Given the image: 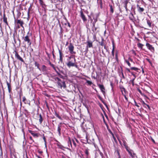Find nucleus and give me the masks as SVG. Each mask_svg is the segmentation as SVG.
<instances>
[{"label":"nucleus","mask_w":158,"mask_h":158,"mask_svg":"<svg viewBox=\"0 0 158 158\" xmlns=\"http://www.w3.org/2000/svg\"><path fill=\"white\" fill-rule=\"evenodd\" d=\"M57 86L58 88H62L63 87L64 88H66V85L65 83V82L63 81H61L60 82H57Z\"/></svg>","instance_id":"f257e3e1"},{"label":"nucleus","mask_w":158,"mask_h":158,"mask_svg":"<svg viewBox=\"0 0 158 158\" xmlns=\"http://www.w3.org/2000/svg\"><path fill=\"white\" fill-rule=\"evenodd\" d=\"M68 48L70 53L71 54H75L76 53V52L73 51L74 47L71 43H70L68 46Z\"/></svg>","instance_id":"f03ea898"},{"label":"nucleus","mask_w":158,"mask_h":158,"mask_svg":"<svg viewBox=\"0 0 158 158\" xmlns=\"http://www.w3.org/2000/svg\"><path fill=\"white\" fill-rule=\"evenodd\" d=\"M23 39L24 41L27 42L29 45H30L31 44V43L30 42V40L29 38L28 35H26L24 37H23Z\"/></svg>","instance_id":"7ed1b4c3"},{"label":"nucleus","mask_w":158,"mask_h":158,"mask_svg":"<svg viewBox=\"0 0 158 158\" xmlns=\"http://www.w3.org/2000/svg\"><path fill=\"white\" fill-rule=\"evenodd\" d=\"M146 46H147V48L151 51L153 52L154 51V48L152 45H150L148 43H146Z\"/></svg>","instance_id":"20e7f679"},{"label":"nucleus","mask_w":158,"mask_h":158,"mask_svg":"<svg viewBox=\"0 0 158 158\" xmlns=\"http://www.w3.org/2000/svg\"><path fill=\"white\" fill-rule=\"evenodd\" d=\"M75 62L74 61L73 62L72 60H71V61H68V62L67 64V65L69 67H70L71 66H75Z\"/></svg>","instance_id":"39448f33"},{"label":"nucleus","mask_w":158,"mask_h":158,"mask_svg":"<svg viewBox=\"0 0 158 158\" xmlns=\"http://www.w3.org/2000/svg\"><path fill=\"white\" fill-rule=\"evenodd\" d=\"M15 57L18 60H20L21 62H24V60L23 58L20 56L18 53L16 51L15 52Z\"/></svg>","instance_id":"423d86ee"},{"label":"nucleus","mask_w":158,"mask_h":158,"mask_svg":"<svg viewBox=\"0 0 158 158\" xmlns=\"http://www.w3.org/2000/svg\"><path fill=\"white\" fill-rule=\"evenodd\" d=\"M98 86L100 88L101 90L102 91L103 94H105V89L103 85L99 84Z\"/></svg>","instance_id":"0eeeda50"},{"label":"nucleus","mask_w":158,"mask_h":158,"mask_svg":"<svg viewBox=\"0 0 158 158\" xmlns=\"http://www.w3.org/2000/svg\"><path fill=\"white\" fill-rule=\"evenodd\" d=\"M81 17L82 18V20L84 22L86 21L87 20V19L85 17V15L83 13L82 11H81L80 12Z\"/></svg>","instance_id":"6e6552de"},{"label":"nucleus","mask_w":158,"mask_h":158,"mask_svg":"<svg viewBox=\"0 0 158 158\" xmlns=\"http://www.w3.org/2000/svg\"><path fill=\"white\" fill-rule=\"evenodd\" d=\"M138 11L140 13H142L144 10V9L143 8L139 7V5H137Z\"/></svg>","instance_id":"1a4fd4ad"},{"label":"nucleus","mask_w":158,"mask_h":158,"mask_svg":"<svg viewBox=\"0 0 158 158\" xmlns=\"http://www.w3.org/2000/svg\"><path fill=\"white\" fill-rule=\"evenodd\" d=\"M141 102L142 103V104L144 107L146 108V106H147L149 109H150V107L148 105H147L146 103H145V102L143 101H141Z\"/></svg>","instance_id":"9d476101"},{"label":"nucleus","mask_w":158,"mask_h":158,"mask_svg":"<svg viewBox=\"0 0 158 158\" xmlns=\"http://www.w3.org/2000/svg\"><path fill=\"white\" fill-rule=\"evenodd\" d=\"M127 151L128 152L130 155H132V153L133 152V151L131 149H130L128 147L125 148Z\"/></svg>","instance_id":"9b49d317"},{"label":"nucleus","mask_w":158,"mask_h":158,"mask_svg":"<svg viewBox=\"0 0 158 158\" xmlns=\"http://www.w3.org/2000/svg\"><path fill=\"white\" fill-rule=\"evenodd\" d=\"M73 58L74 60V62H76V59L75 58L74 56L72 55L70 56L69 57V58L68 59V61H71V59Z\"/></svg>","instance_id":"f8f14e48"},{"label":"nucleus","mask_w":158,"mask_h":158,"mask_svg":"<svg viewBox=\"0 0 158 158\" xmlns=\"http://www.w3.org/2000/svg\"><path fill=\"white\" fill-rule=\"evenodd\" d=\"M29 132L34 137H38V134L35 133L32 131H29Z\"/></svg>","instance_id":"ddd939ff"},{"label":"nucleus","mask_w":158,"mask_h":158,"mask_svg":"<svg viewBox=\"0 0 158 158\" xmlns=\"http://www.w3.org/2000/svg\"><path fill=\"white\" fill-rule=\"evenodd\" d=\"M59 54H60V60L61 62L62 61V54L60 50H59Z\"/></svg>","instance_id":"4468645a"},{"label":"nucleus","mask_w":158,"mask_h":158,"mask_svg":"<svg viewBox=\"0 0 158 158\" xmlns=\"http://www.w3.org/2000/svg\"><path fill=\"white\" fill-rule=\"evenodd\" d=\"M88 43L87 46L89 48H91L92 47V42L90 41H88L87 42Z\"/></svg>","instance_id":"2eb2a0df"},{"label":"nucleus","mask_w":158,"mask_h":158,"mask_svg":"<svg viewBox=\"0 0 158 158\" xmlns=\"http://www.w3.org/2000/svg\"><path fill=\"white\" fill-rule=\"evenodd\" d=\"M17 23H19V24H20V26L21 27H23V21L19 19V20H17Z\"/></svg>","instance_id":"dca6fc26"},{"label":"nucleus","mask_w":158,"mask_h":158,"mask_svg":"<svg viewBox=\"0 0 158 158\" xmlns=\"http://www.w3.org/2000/svg\"><path fill=\"white\" fill-rule=\"evenodd\" d=\"M3 21L7 25H8V23L7 21V18L5 17V14L3 15Z\"/></svg>","instance_id":"f3484780"},{"label":"nucleus","mask_w":158,"mask_h":158,"mask_svg":"<svg viewBox=\"0 0 158 158\" xmlns=\"http://www.w3.org/2000/svg\"><path fill=\"white\" fill-rule=\"evenodd\" d=\"M50 65L53 68V69L55 71V72L57 73H58V71L56 70V68L55 67L54 64H52L50 62L49 63Z\"/></svg>","instance_id":"a211bd4d"},{"label":"nucleus","mask_w":158,"mask_h":158,"mask_svg":"<svg viewBox=\"0 0 158 158\" xmlns=\"http://www.w3.org/2000/svg\"><path fill=\"white\" fill-rule=\"evenodd\" d=\"M60 127H61L60 125H58V128H57V131L58 132L59 135H60V134H61L60 131H61V128H60Z\"/></svg>","instance_id":"6ab92c4d"},{"label":"nucleus","mask_w":158,"mask_h":158,"mask_svg":"<svg viewBox=\"0 0 158 158\" xmlns=\"http://www.w3.org/2000/svg\"><path fill=\"white\" fill-rule=\"evenodd\" d=\"M42 70L43 72H45L47 71V69H46V67L44 65H42Z\"/></svg>","instance_id":"aec40b11"},{"label":"nucleus","mask_w":158,"mask_h":158,"mask_svg":"<svg viewBox=\"0 0 158 158\" xmlns=\"http://www.w3.org/2000/svg\"><path fill=\"white\" fill-rule=\"evenodd\" d=\"M85 152L87 157H88L89 155V149L87 148L85 150Z\"/></svg>","instance_id":"412c9836"},{"label":"nucleus","mask_w":158,"mask_h":158,"mask_svg":"<svg viewBox=\"0 0 158 158\" xmlns=\"http://www.w3.org/2000/svg\"><path fill=\"white\" fill-rule=\"evenodd\" d=\"M130 155L131 156L132 158H137V156L134 152L132 153V155Z\"/></svg>","instance_id":"4be33fe9"},{"label":"nucleus","mask_w":158,"mask_h":158,"mask_svg":"<svg viewBox=\"0 0 158 158\" xmlns=\"http://www.w3.org/2000/svg\"><path fill=\"white\" fill-rule=\"evenodd\" d=\"M0 36H2L3 35V32L2 31V28L1 27V25L0 24Z\"/></svg>","instance_id":"5701e85b"},{"label":"nucleus","mask_w":158,"mask_h":158,"mask_svg":"<svg viewBox=\"0 0 158 158\" xmlns=\"http://www.w3.org/2000/svg\"><path fill=\"white\" fill-rule=\"evenodd\" d=\"M40 116V118L39 119V122H40V123H41L42 121H43V118H42V116H41V115L40 114L39 115Z\"/></svg>","instance_id":"b1692460"},{"label":"nucleus","mask_w":158,"mask_h":158,"mask_svg":"<svg viewBox=\"0 0 158 158\" xmlns=\"http://www.w3.org/2000/svg\"><path fill=\"white\" fill-rule=\"evenodd\" d=\"M147 23L149 27L151 26L152 23L150 20L147 19Z\"/></svg>","instance_id":"393cba45"},{"label":"nucleus","mask_w":158,"mask_h":158,"mask_svg":"<svg viewBox=\"0 0 158 158\" xmlns=\"http://www.w3.org/2000/svg\"><path fill=\"white\" fill-rule=\"evenodd\" d=\"M109 6L110 7V11L112 13H113L114 12V10L112 6L111 5H109Z\"/></svg>","instance_id":"a878e982"},{"label":"nucleus","mask_w":158,"mask_h":158,"mask_svg":"<svg viewBox=\"0 0 158 158\" xmlns=\"http://www.w3.org/2000/svg\"><path fill=\"white\" fill-rule=\"evenodd\" d=\"M35 66H36L37 67V68L39 69L40 70V69L39 68V64L37 62H35Z\"/></svg>","instance_id":"bb28decb"},{"label":"nucleus","mask_w":158,"mask_h":158,"mask_svg":"<svg viewBox=\"0 0 158 158\" xmlns=\"http://www.w3.org/2000/svg\"><path fill=\"white\" fill-rule=\"evenodd\" d=\"M121 91H122V93L123 94H125L126 90L124 88H123L121 89Z\"/></svg>","instance_id":"cd10ccee"},{"label":"nucleus","mask_w":158,"mask_h":158,"mask_svg":"<svg viewBox=\"0 0 158 158\" xmlns=\"http://www.w3.org/2000/svg\"><path fill=\"white\" fill-rule=\"evenodd\" d=\"M123 145L125 147V148H126L127 147H128V146L127 145L126 142L124 140H123Z\"/></svg>","instance_id":"c85d7f7f"},{"label":"nucleus","mask_w":158,"mask_h":158,"mask_svg":"<svg viewBox=\"0 0 158 158\" xmlns=\"http://www.w3.org/2000/svg\"><path fill=\"white\" fill-rule=\"evenodd\" d=\"M55 79L56 81H57V82H59L62 81L58 77L55 78Z\"/></svg>","instance_id":"c756f323"},{"label":"nucleus","mask_w":158,"mask_h":158,"mask_svg":"<svg viewBox=\"0 0 158 158\" xmlns=\"http://www.w3.org/2000/svg\"><path fill=\"white\" fill-rule=\"evenodd\" d=\"M113 48L112 51V54L113 56H114V42H113Z\"/></svg>","instance_id":"7c9ffc66"},{"label":"nucleus","mask_w":158,"mask_h":158,"mask_svg":"<svg viewBox=\"0 0 158 158\" xmlns=\"http://www.w3.org/2000/svg\"><path fill=\"white\" fill-rule=\"evenodd\" d=\"M131 70H135V71H137V70H138V69L137 68H136V67H131Z\"/></svg>","instance_id":"2f4dec72"},{"label":"nucleus","mask_w":158,"mask_h":158,"mask_svg":"<svg viewBox=\"0 0 158 158\" xmlns=\"http://www.w3.org/2000/svg\"><path fill=\"white\" fill-rule=\"evenodd\" d=\"M138 46L139 48H142L143 46V45L140 43H139L138 44Z\"/></svg>","instance_id":"473e14b6"},{"label":"nucleus","mask_w":158,"mask_h":158,"mask_svg":"<svg viewBox=\"0 0 158 158\" xmlns=\"http://www.w3.org/2000/svg\"><path fill=\"white\" fill-rule=\"evenodd\" d=\"M56 115L59 119L61 120L62 119V118L58 115V114H57L56 113Z\"/></svg>","instance_id":"72a5a7b5"},{"label":"nucleus","mask_w":158,"mask_h":158,"mask_svg":"<svg viewBox=\"0 0 158 158\" xmlns=\"http://www.w3.org/2000/svg\"><path fill=\"white\" fill-rule=\"evenodd\" d=\"M86 82L89 85H91L92 84V82L89 81H87Z\"/></svg>","instance_id":"f704fd0d"},{"label":"nucleus","mask_w":158,"mask_h":158,"mask_svg":"<svg viewBox=\"0 0 158 158\" xmlns=\"http://www.w3.org/2000/svg\"><path fill=\"white\" fill-rule=\"evenodd\" d=\"M8 91L9 93H10L11 91V88L10 85L9 86H8Z\"/></svg>","instance_id":"c9c22d12"},{"label":"nucleus","mask_w":158,"mask_h":158,"mask_svg":"<svg viewBox=\"0 0 158 158\" xmlns=\"http://www.w3.org/2000/svg\"><path fill=\"white\" fill-rule=\"evenodd\" d=\"M125 62H126V63H127L128 64V65L129 66H130V67L131 66V64H130V63H129V62L127 60H125Z\"/></svg>","instance_id":"e433bc0d"},{"label":"nucleus","mask_w":158,"mask_h":158,"mask_svg":"<svg viewBox=\"0 0 158 158\" xmlns=\"http://www.w3.org/2000/svg\"><path fill=\"white\" fill-rule=\"evenodd\" d=\"M59 76H60V77L61 78H63V76L61 75L60 73L58 72V73H57Z\"/></svg>","instance_id":"4c0bfd02"},{"label":"nucleus","mask_w":158,"mask_h":158,"mask_svg":"<svg viewBox=\"0 0 158 158\" xmlns=\"http://www.w3.org/2000/svg\"><path fill=\"white\" fill-rule=\"evenodd\" d=\"M69 143H70V144L71 145V146L72 147V143L70 138H69Z\"/></svg>","instance_id":"58836bf2"},{"label":"nucleus","mask_w":158,"mask_h":158,"mask_svg":"<svg viewBox=\"0 0 158 158\" xmlns=\"http://www.w3.org/2000/svg\"><path fill=\"white\" fill-rule=\"evenodd\" d=\"M73 144L74 145L75 147L76 146V143L73 140Z\"/></svg>","instance_id":"ea45409f"},{"label":"nucleus","mask_w":158,"mask_h":158,"mask_svg":"<svg viewBox=\"0 0 158 158\" xmlns=\"http://www.w3.org/2000/svg\"><path fill=\"white\" fill-rule=\"evenodd\" d=\"M135 105L138 107H139V106L135 102Z\"/></svg>","instance_id":"a19ab883"},{"label":"nucleus","mask_w":158,"mask_h":158,"mask_svg":"<svg viewBox=\"0 0 158 158\" xmlns=\"http://www.w3.org/2000/svg\"><path fill=\"white\" fill-rule=\"evenodd\" d=\"M10 100L11 102L13 104V101L12 100V98H11V97H10Z\"/></svg>","instance_id":"79ce46f5"},{"label":"nucleus","mask_w":158,"mask_h":158,"mask_svg":"<svg viewBox=\"0 0 158 158\" xmlns=\"http://www.w3.org/2000/svg\"><path fill=\"white\" fill-rule=\"evenodd\" d=\"M30 139L32 141V142H34V141L33 140L31 136L30 137Z\"/></svg>","instance_id":"37998d69"},{"label":"nucleus","mask_w":158,"mask_h":158,"mask_svg":"<svg viewBox=\"0 0 158 158\" xmlns=\"http://www.w3.org/2000/svg\"><path fill=\"white\" fill-rule=\"evenodd\" d=\"M123 95L124 96V98H125V99L127 101V98L126 97V96L125 95V94H123Z\"/></svg>","instance_id":"c03bdc74"},{"label":"nucleus","mask_w":158,"mask_h":158,"mask_svg":"<svg viewBox=\"0 0 158 158\" xmlns=\"http://www.w3.org/2000/svg\"><path fill=\"white\" fill-rule=\"evenodd\" d=\"M22 132L23 133V134H24V137H25V133H24V129H22Z\"/></svg>","instance_id":"a18cd8bd"},{"label":"nucleus","mask_w":158,"mask_h":158,"mask_svg":"<svg viewBox=\"0 0 158 158\" xmlns=\"http://www.w3.org/2000/svg\"><path fill=\"white\" fill-rule=\"evenodd\" d=\"M6 84H7V86H9L10 85V84L9 83V82L7 81H6Z\"/></svg>","instance_id":"49530a36"},{"label":"nucleus","mask_w":158,"mask_h":158,"mask_svg":"<svg viewBox=\"0 0 158 158\" xmlns=\"http://www.w3.org/2000/svg\"><path fill=\"white\" fill-rule=\"evenodd\" d=\"M127 2H126V5H125V9L127 10Z\"/></svg>","instance_id":"de8ad7c7"},{"label":"nucleus","mask_w":158,"mask_h":158,"mask_svg":"<svg viewBox=\"0 0 158 158\" xmlns=\"http://www.w3.org/2000/svg\"><path fill=\"white\" fill-rule=\"evenodd\" d=\"M131 62H133V60L132 59L129 58L128 59Z\"/></svg>","instance_id":"09e8293b"},{"label":"nucleus","mask_w":158,"mask_h":158,"mask_svg":"<svg viewBox=\"0 0 158 158\" xmlns=\"http://www.w3.org/2000/svg\"><path fill=\"white\" fill-rule=\"evenodd\" d=\"M131 73L135 77V75L133 73V72H131Z\"/></svg>","instance_id":"8fccbe9b"},{"label":"nucleus","mask_w":158,"mask_h":158,"mask_svg":"<svg viewBox=\"0 0 158 158\" xmlns=\"http://www.w3.org/2000/svg\"><path fill=\"white\" fill-rule=\"evenodd\" d=\"M100 45H101V46H103L104 45V44H103V42H102L100 44Z\"/></svg>","instance_id":"3c124183"},{"label":"nucleus","mask_w":158,"mask_h":158,"mask_svg":"<svg viewBox=\"0 0 158 158\" xmlns=\"http://www.w3.org/2000/svg\"><path fill=\"white\" fill-rule=\"evenodd\" d=\"M100 0V4H101V7H102V0Z\"/></svg>","instance_id":"603ef678"},{"label":"nucleus","mask_w":158,"mask_h":158,"mask_svg":"<svg viewBox=\"0 0 158 158\" xmlns=\"http://www.w3.org/2000/svg\"><path fill=\"white\" fill-rule=\"evenodd\" d=\"M38 152L40 154H41L43 153V152L42 151H38Z\"/></svg>","instance_id":"864d4df0"},{"label":"nucleus","mask_w":158,"mask_h":158,"mask_svg":"<svg viewBox=\"0 0 158 158\" xmlns=\"http://www.w3.org/2000/svg\"><path fill=\"white\" fill-rule=\"evenodd\" d=\"M127 70L128 72H130V73H131V71H130V69H127Z\"/></svg>","instance_id":"5fc2aeb1"},{"label":"nucleus","mask_w":158,"mask_h":158,"mask_svg":"<svg viewBox=\"0 0 158 158\" xmlns=\"http://www.w3.org/2000/svg\"><path fill=\"white\" fill-rule=\"evenodd\" d=\"M40 3L42 4L43 2L42 0H41V1H39Z\"/></svg>","instance_id":"6e6d98bb"},{"label":"nucleus","mask_w":158,"mask_h":158,"mask_svg":"<svg viewBox=\"0 0 158 158\" xmlns=\"http://www.w3.org/2000/svg\"><path fill=\"white\" fill-rule=\"evenodd\" d=\"M43 139H44V141L45 142V143H46L45 138L44 137Z\"/></svg>","instance_id":"4d7b16f0"},{"label":"nucleus","mask_w":158,"mask_h":158,"mask_svg":"<svg viewBox=\"0 0 158 158\" xmlns=\"http://www.w3.org/2000/svg\"><path fill=\"white\" fill-rule=\"evenodd\" d=\"M36 156L38 157V158H42L40 157V156H38L37 155Z\"/></svg>","instance_id":"13d9d810"},{"label":"nucleus","mask_w":158,"mask_h":158,"mask_svg":"<svg viewBox=\"0 0 158 158\" xmlns=\"http://www.w3.org/2000/svg\"><path fill=\"white\" fill-rule=\"evenodd\" d=\"M152 141L153 142H154V143H155V141L153 139H152Z\"/></svg>","instance_id":"bf43d9fd"},{"label":"nucleus","mask_w":158,"mask_h":158,"mask_svg":"<svg viewBox=\"0 0 158 158\" xmlns=\"http://www.w3.org/2000/svg\"><path fill=\"white\" fill-rule=\"evenodd\" d=\"M2 152L1 153V154H0V156H2Z\"/></svg>","instance_id":"052dcab7"},{"label":"nucleus","mask_w":158,"mask_h":158,"mask_svg":"<svg viewBox=\"0 0 158 158\" xmlns=\"http://www.w3.org/2000/svg\"><path fill=\"white\" fill-rule=\"evenodd\" d=\"M119 142L120 143V144H121V141H120L119 140Z\"/></svg>","instance_id":"680f3d73"},{"label":"nucleus","mask_w":158,"mask_h":158,"mask_svg":"<svg viewBox=\"0 0 158 158\" xmlns=\"http://www.w3.org/2000/svg\"><path fill=\"white\" fill-rule=\"evenodd\" d=\"M74 66L77 68V65L75 64V66Z\"/></svg>","instance_id":"e2e57ef3"},{"label":"nucleus","mask_w":158,"mask_h":158,"mask_svg":"<svg viewBox=\"0 0 158 158\" xmlns=\"http://www.w3.org/2000/svg\"><path fill=\"white\" fill-rule=\"evenodd\" d=\"M115 56H116V58H117V54H115Z\"/></svg>","instance_id":"0e129e2a"},{"label":"nucleus","mask_w":158,"mask_h":158,"mask_svg":"<svg viewBox=\"0 0 158 158\" xmlns=\"http://www.w3.org/2000/svg\"><path fill=\"white\" fill-rule=\"evenodd\" d=\"M133 52H134V54L135 55H136V53H135V52L134 51Z\"/></svg>","instance_id":"69168bd1"},{"label":"nucleus","mask_w":158,"mask_h":158,"mask_svg":"<svg viewBox=\"0 0 158 158\" xmlns=\"http://www.w3.org/2000/svg\"><path fill=\"white\" fill-rule=\"evenodd\" d=\"M68 26H69V27H70V24H69V23H68Z\"/></svg>","instance_id":"338daca9"},{"label":"nucleus","mask_w":158,"mask_h":158,"mask_svg":"<svg viewBox=\"0 0 158 158\" xmlns=\"http://www.w3.org/2000/svg\"><path fill=\"white\" fill-rule=\"evenodd\" d=\"M25 99H26L25 98H23V101H24L25 100Z\"/></svg>","instance_id":"774afa93"}]
</instances>
